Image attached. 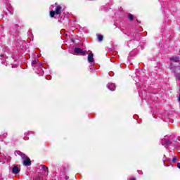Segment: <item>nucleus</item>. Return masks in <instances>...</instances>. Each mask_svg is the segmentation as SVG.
Instances as JSON below:
<instances>
[{"mask_svg": "<svg viewBox=\"0 0 180 180\" xmlns=\"http://www.w3.org/2000/svg\"><path fill=\"white\" fill-rule=\"evenodd\" d=\"M32 65H35L34 70H37L36 72L38 75H43L44 74V70H43V65L41 63H39V60H32Z\"/></svg>", "mask_w": 180, "mask_h": 180, "instance_id": "obj_1", "label": "nucleus"}, {"mask_svg": "<svg viewBox=\"0 0 180 180\" xmlns=\"http://www.w3.org/2000/svg\"><path fill=\"white\" fill-rule=\"evenodd\" d=\"M17 154L18 155H20L21 158H22V160H24L23 164H24V165H25V167H30V165H32V162L30 161V159L29 158H27V156H26V155H25L23 153H22L20 151H17Z\"/></svg>", "mask_w": 180, "mask_h": 180, "instance_id": "obj_2", "label": "nucleus"}, {"mask_svg": "<svg viewBox=\"0 0 180 180\" xmlns=\"http://www.w3.org/2000/svg\"><path fill=\"white\" fill-rule=\"evenodd\" d=\"M162 146H165V147H167V146H171L172 143L169 141V140L167 139V136H165L163 139H162Z\"/></svg>", "mask_w": 180, "mask_h": 180, "instance_id": "obj_3", "label": "nucleus"}, {"mask_svg": "<svg viewBox=\"0 0 180 180\" xmlns=\"http://www.w3.org/2000/svg\"><path fill=\"white\" fill-rule=\"evenodd\" d=\"M75 53L82 54V56H86V51H83L80 48H75Z\"/></svg>", "mask_w": 180, "mask_h": 180, "instance_id": "obj_4", "label": "nucleus"}, {"mask_svg": "<svg viewBox=\"0 0 180 180\" xmlns=\"http://www.w3.org/2000/svg\"><path fill=\"white\" fill-rule=\"evenodd\" d=\"M170 61H172L170 63V68H172L173 63H178V61H179V58L178 56L172 57L170 58Z\"/></svg>", "mask_w": 180, "mask_h": 180, "instance_id": "obj_5", "label": "nucleus"}, {"mask_svg": "<svg viewBox=\"0 0 180 180\" xmlns=\"http://www.w3.org/2000/svg\"><path fill=\"white\" fill-rule=\"evenodd\" d=\"M63 7L57 5L55 8L56 15H60Z\"/></svg>", "mask_w": 180, "mask_h": 180, "instance_id": "obj_6", "label": "nucleus"}, {"mask_svg": "<svg viewBox=\"0 0 180 180\" xmlns=\"http://www.w3.org/2000/svg\"><path fill=\"white\" fill-rule=\"evenodd\" d=\"M107 87L110 91H115V89H116V86L113 83H108Z\"/></svg>", "mask_w": 180, "mask_h": 180, "instance_id": "obj_7", "label": "nucleus"}, {"mask_svg": "<svg viewBox=\"0 0 180 180\" xmlns=\"http://www.w3.org/2000/svg\"><path fill=\"white\" fill-rule=\"evenodd\" d=\"M88 61H89V63H95V60L94 59V53L89 54Z\"/></svg>", "mask_w": 180, "mask_h": 180, "instance_id": "obj_8", "label": "nucleus"}, {"mask_svg": "<svg viewBox=\"0 0 180 180\" xmlns=\"http://www.w3.org/2000/svg\"><path fill=\"white\" fill-rule=\"evenodd\" d=\"M19 172H20V170H19V167H18V166H14L13 167V174H19Z\"/></svg>", "mask_w": 180, "mask_h": 180, "instance_id": "obj_9", "label": "nucleus"}, {"mask_svg": "<svg viewBox=\"0 0 180 180\" xmlns=\"http://www.w3.org/2000/svg\"><path fill=\"white\" fill-rule=\"evenodd\" d=\"M102 40H103V35H102V34H98V41H102Z\"/></svg>", "mask_w": 180, "mask_h": 180, "instance_id": "obj_10", "label": "nucleus"}, {"mask_svg": "<svg viewBox=\"0 0 180 180\" xmlns=\"http://www.w3.org/2000/svg\"><path fill=\"white\" fill-rule=\"evenodd\" d=\"M41 168L43 171H45V172H49V167H46L45 165H42Z\"/></svg>", "mask_w": 180, "mask_h": 180, "instance_id": "obj_11", "label": "nucleus"}, {"mask_svg": "<svg viewBox=\"0 0 180 180\" xmlns=\"http://www.w3.org/2000/svg\"><path fill=\"white\" fill-rule=\"evenodd\" d=\"M55 15H56V11H54L53 10L50 11L51 18H54Z\"/></svg>", "mask_w": 180, "mask_h": 180, "instance_id": "obj_12", "label": "nucleus"}, {"mask_svg": "<svg viewBox=\"0 0 180 180\" xmlns=\"http://www.w3.org/2000/svg\"><path fill=\"white\" fill-rule=\"evenodd\" d=\"M128 18L129 19V20L132 21L134 19L133 15L131 13L128 14Z\"/></svg>", "mask_w": 180, "mask_h": 180, "instance_id": "obj_13", "label": "nucleus"}, {"mask_svg": "<svg viewBox=\"0 0 180 180\" xmlns=\"http://www.w3.org/2000/svg\"><path fill=\"white\" fill-rule=\"evenodd\" d=\"M172 161L174 164H175V162H176V157L173 158Z\"/></svg>", "mask_w": 180, "mask_h": 180, "instance_id": "obj_14", "label": "nucleus"}, {"mask_svg": "<svg viewBox=\"0 0 180 180\" xmlns=\"http://www.w3.org/2000/svg\"><path fill=\"white\" fill-rule=\"evenodd\" d=\"M34 180H41V178L40 176H37Z\"/></svg>", "mask_w": 180, "mask_h": 180, "instance_id": "obj_15", "label": "nucleus"}, {"mask_svg": "<svg viewBox=\"0 0 180 180\" xmlns=\"http://www.w3.org/2000/svg\"><path fill=\"white\" fill-rule=\"evenodd\" d=\"M69 178H70V177H68V176H66L65 177V179L66 180H68Z\"/></svg>", "mask_w": 180, "mask_h": 180, "instance_id": "obj_16", "label": "nucleus"}, {"mask_svg": "<svg viewBox=\"0 0 180 180\" xmlns=\"http://www.w3.org/2000/svg\"><path fill=\"white\" fill-rule=\"evenodd\" d=\"M177 167H178V168H179V169H180V163H178V164H177Z\"/></svg>", "mask_w": 180, "mask_h": 180, "instance_id": "obj_17", "label": "nucleus"}, {"mask_svg": "<svg viewBox=\"0 0 180 180\" xmlns=\"http://www.w3.org/2000/svg\"><path fill=\"white\" fill-rule=\"evenodd\" d=\"M29 134H27V132L25 133V136H27Z\"/></svg>", "mask_w": 180, "mask_h": 180, "instance_id": "obj_18", "label": "nucleus"}, {"mask_svg": "<svg viewBox=\"0 0 180 180\" xmlns=\"http://www.w3.org/2000/svg\"><path fill=\"white\" fill-rule=\"evenodd\" d=\"M131 180H136V179L135 178H132Z\"/></svg>", "mask_w": 180, "mask_h": 180, "instance_id": "obj_19", "label": "nucleus"}, {"mask_svg": "<svg viewBox=\"0 0 180 180\" xmlns=\"http://www.w3.org/2000/svg\"><path fill=\"white\" fill-rule=\"evenodd\" d=\"M179 101H180V95H179Z\"/></svg>", "mask_w": 180, "mask_h": 180, "instance_id": "obj_20", "label": "nucleus"}, {"mask_svg": "<svg viewBox=\"0 0 180 180\" xmlns=\"http://www.w3.org/2000/svg\"><path fill=\"white\" fill-rule=\"evenodd\" d=\"M91 67H94V65H92Z\"/></svg>", "mask_w": 180, "mask_h": 180, "instance_id": "obj_21", "label": "nucleus"}, {"mask_svg": "<svg viewBox=\"0 0 180 180\" xmlns=\"http://www.w3.org/2000/svg\"><path fill=\"white\" fill-rule=\"evenodd\" d=\"M46 79H49V78H46Z\"/></svg>", "mask_w": 180, "mask_h": 180, "instance_id": "obj_22", "label": "nucleus"}, {"mask_svg": "<svg viewBox=\"0 0 180 180\" xmlns=\"http://www.w3.org/2000/svg\"><path fill=\"white\" fill-rule=\"evenodd\" d=\"M56 5H57V3H56Z\"/></svg>", "mask_w": 180, "mask_h": 180, "instance_id": "obj_23", "label": "nucleus"}]
</instances>
